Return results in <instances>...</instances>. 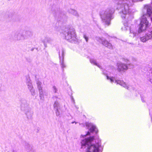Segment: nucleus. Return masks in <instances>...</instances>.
<instances>
[{"label":"nucleus","instance_id":"3","mask_svg":"<svg viewBox=\"0 0 152 152\" xmlns=\"http://www.w3.org/2000/svg\"><path fill=\"white\" fill-rule=\"evenodd\" d=\"M144 14L141 19L140 23L139 25L138 33H140L146 29L148 25V22Z\"/></svg>","mask_w":152,"mask_h":152},{"label":"nucleus","instance_id":"13","mask_svg":"<svg viewBox=\"0 0 152 152\" xmlns=\"http://www.w3.org/2000/svg\"><path fill=\"white\" fill-rule=\"evenodd\" d=\"M122 60L126 62V63H127L129 61L128 59H126L124 58H122Z\"/></svg>","mask_w":152,"mask_h":152},{"label":"nucleus","instance_id":"16","mask_svg":"<svg viewBox=\"0 0 152 152\" xmlns=\"http://www.w3.org/2000/svg\"><path fill=\"white\" fill-rule=\"evenodd\" d=\"M86 42H87L88 40V38L87 37H86Z\"/></svg>","mask_w":152,"mask_h":152},{"label":"nucleus","instance_id":"6","mask_svg":"<svg viewBox=\"0 0 152 152\" xmlns=\"http://www.w3.org/2000/svg\"><path fill=\"white\" fill-rule=\"evenodd\" d=\"M107 79L108 80H110V82H114L116 83L117 84H119L121 86H123L124 88L128 89V87L126 84L122 80H114V78L113 77H109L108 76H107Z\"/></svg>","mask_w":152,"mask_h":152},{"label":"nucleus","instance_id":"19","mask_svg":"<svg viewBox=\"0 0 152 152\" xmlns=\"http://www.w3.org/2000/svg\"><path fill=\"white\" fill-rule=\"evenodd\" d=\"M151 3L152 4V1H151Z\"/></svg>","mask_w":152,"mask_h":152},{"label":"nucleus","instance_id":"8","mask_svg":"<svg viewBox=\"0 0 152 152\" xmlns=\"http://www.w3.org/2000/svg\"><path fill=\"white\" fill-rule=\"evenodd\" d=\"M134 26L133 25H132L129 28V36L132 37H134L138 35V33L134 30Z\"/></svg>","mask_w":152,"mask_h":152},{"label":"nucleus","instance_id":"17","mask_svg":"<svg viewBox=\"0 0 152 152\" xmlns=\"http://www.w3.org/2000/svg\"><path fill=\"white\" fill-rule=\"evenodd\" d=\"M53 88L55 90H56V87H53Z\"/></svg>","mask_w":152,"mask_h":152},{"label":"nucleus","instance_id":"15","mask_svg":"<svg viewBox=\"0 0 152 152\" xmlns=\"http://www.w3.org/2000/svg\"><path fill=\"white\" fill-rule=\"evenodd\" d=\"M142 100L143 102H145V101L143 99H142Z\"/></svg>","mask_w":152,"mask_h":152},{"label":"nucleus","instance_id":"1","mask_svg":"<svg viewBox=\"0 0 152 152\" xmlns=\"http://www.w3.org/2000/svg\"><path fill=\"white\" fill-rule=\"evenodd\" d=\"M86 127L88 131L86 133V137L87 136H91L89 137H86V152H99V148L101 145V140L98 139L95 141V144L92 143V142L94 139V137L93 135L94 132L97 134L98 130L96 126L92 123L86 122Z\"/></svg>","mask_w":152,"mask_h":152},{"label":"nucleus","instance_id":"7","mask_svg":"<svg viewBox=\"0 0 152 152\" xmlns=\"http://www.w3.org/2000/svg\"><path fill=\"white\" fill-rule=\"evenodd\" d=\"M152 38V31L149 33L146 34L145 35L141 37L140 39L141 41L144 42L149 39Z\"/></svg>","mask_w":152,"mask_h":152},{"label":"nucleus","instance_id":"18","mask_svg":"<svg viewBox=\"0 0 152 152\" xmlns=\"http://www.w3.org/2000/svg\"><path fill=\"white\" fill-rule=\"evenodd\" d=\"M151 121H152V116H151Z\"/></svg>","mask_w":152,"mask_h":152},{"label":"nucleus","instance_id":"11","mask_svg":"<svg viewBox=\"0 0 152 152\" xmlns=\"http://www.w3.org/2000/svg\"><path fill=\"white\" fill-rule=\"evenodd\" d=\"M128 66V68L129 69H132L134 68V66L132 64L130 63L126 64Z\"/></svg>","mask_w":152,"mask_h":152},{"label":"nucleus","instance_id":"10","mask_svg":"<svg viewBox=\"0 0 152 152\" xmlns=\"http://www.w3.org/2000/svg\"><path fill=\"white\" fill-rule=\"evenodd\" d=\"M90 62L91 64L97 66L99 68H101V66H100L99 64L97 63L96 61L94 59L91 58L90 59Z\"/></svg>","mask_w":152,"mask_h":152},{"label":"nucleus","instance_id":"4","mask_svg":"<svg viewBox=\"0 0 152 152\" xmlns=\"http://www.w3.org/2000/svg\"><path fill=\"white\" fill-rule=\"evenodd\" d=\"M95 39L99 42H102V45L105 46L108 48L113 49V46L111 43L108 42L105 39H103L102 38L99 37H96Z\"/></svg>","mask_w":152,"mask_h":152},{"label":"nucleus","instance_id":"2","mask_svg":"<svg viewBox=\"0 0 152 152\" xmlns=\"http://www.w3.org/2000/svg\"><path fill=\"white\" fill-rule=\"evenodd\" d=\"M114 12V8L110 7L101 12V17L104 25L108 26L111 24V21L113 18V14Z\"/></svg>","mask_w":152,"mask_h":152},{"label":"nucleus","instance_id":"9","mask_svg":"<svg viewBox=\"0 0 152 152\" xmlns=\"http://www.w3.org/2000/svg\"><path fill=\"white\" fill-rule=\"evenodd\" d=\"M67 39L69 40L72 39V37H75L76 35L74 32H68L67 35L66 37Z\"/></svg>","mask_w":152,"mask_h":152},{"label":"nucleus","instance_id":"5","mask_svg":"<svg viewBox=\"0 0 152 152\" xmlns=\"http://www.w3.org/2000/svg\"><path fill=\"white\" fill-rule=\"evenodd\" d=\"M117 70L119 72H125L128 69L126 64L121 62H118L117 64Z\"/></svg>","mask_w":152,"mask_h":152},{"label":"nucleus","instance_id":"12","mask_svg":"<svg viewBox=\"0 0 152 152\" xmlns=\"http://www.w3.org/2000/svg\"><path fill=\"white\" fill-rule=\"evenodd\" d=\"M81 143L82 146H85L86 145V140H83V141L81 142Z\"/></svg>","mask_w":152,"mask_h":152},{"label":"nucleus","instance_id":"14","mask_svg":"<svg viewBox=\"0 0 152 152\" xmlns=\"http://www.w3.org/2000/svg\"><path fill=\"white\" fill-rule=\"evenodd\" d=\"M128 24L127 23H126L124 24V26L126 28V29L127 30V27H128Z\"/></svg>","mask_w":152,"mask_h":152}]
</instances>
